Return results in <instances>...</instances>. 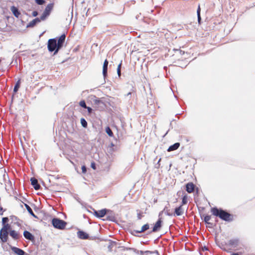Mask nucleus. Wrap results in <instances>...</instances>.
I'll return each instance as SVG.
<instances>
[{"mask_svg":"<svg viewBox=\"0 0 255 255\" xmlns=\"http://www.w3.org/2000/svg\"><path fill=\"white\" fill-rule=\"evenodd\" d=\"M66 36L64 34L57 40L56 38L50 39L48 41L47 48L49 52H54V54L58 53L59 50L63 47L65 42Z\"/></svg>","mask_w":255,"mask_h":255,"instance_id":"nucleus-1","label":"nucleus"},{"mask_svg":"<svg viewBox=\"0 0 255 255\" xmlns=\"http://www.w3.org/2000/svg\"><path fill=\"white\" fill-rule=\"evenodd\" d=\"M211 212L213 215L219 217L224 221L227 222L233 221V215L222 209L213 207L211 208Z\"/></svg>","mask_w":255,"mask_h":255,"instance_id":"nucleus-2","label":"nucleus"},{"mask_svg":"<svg viewBox=\"0 0 255 255\" xmlns=\"http://www.w3.org/2000/svg\"><path fill=\"white\" fill-rule=\"evenodd\" d=\"M52 223L54 228L60 230L65 229L67 225V223L65 221L58 218L53 219Z\"/></svg>","mask_w":255,"mask_h":255,"instance_id":"nucleus-3","label":"nucleus"},{"mask_svg":"<svg viewBox=\"0 0 255 255\" xmlns=\"http://www.w3.org/2000/svg\"><path fill=\"white\" fill-rule=\"evenodd\" d=\"M91 99L93 104L96 108H97L99 110H102L104 109L105 104L100 99L97 98L95 96H92Z\"/></svg>","mask_w":255,"mask_h":255,"instance_id":"nucleus-4","label":"nucleus"},{"mask_svg":"<svg viewBox=\"0 0 255 255\" xmlns=\"http://www.w3.org/2000/svg\"><path fill=\"white\" fill-rule=\"evenodd\" d=\"M8 232L2 229L0 231V239L2 243H5L8 240Z\"/></svg>","mask_w":255,"mask_h":255,"instance_id":"nucleus-5","label":"nucleus"},{"mask_svg":"<svg viewBox=\"0 0 255 255\" xmlns=\"http://www.w3.org/2000/svg\"><path fill=\"white\" fill-rule=\"evenodd\" d=\"M107 211H108V210L106 209L99 211L94 210V215L98 218L104 217L106 215Z\"/></svg>","mask_w":255,"mask_h":255,"instance_id":"nucleus-6","label":"nucleus"},{"mask_svg":"<svg viewBox=\"0 0 255 255\" xmlns=\"http://www.w3.org/2000/svg\"><path fill=\"white\" fill-rule=\"evenodd\" d=\"M9 234L10 236L14 240H17L21 237L19 233L14 230H9Z\"/></svg>","mask_w":255,"mask_h":255,"instance_id":"nucleus-7","label":"nucleus"},{"mask_svg":"<svg viewBox=\"0 0 255 255\" xmlns=\"http://www.w3.org/2000/svg\"><path fill=\"white\" fill-rule=\"evenodd\" d=\"M161 223L162 221L161 219H159L158 220L155 224L152 231L150 232V233L156 232L157 231H159L161 227Z\"/></svg>","mask_w":255,"mask_h":255,"instance_id":"nucleus-8","label":"nucleus"},{"mask_svg":"<svg viewBox=\"0 0 255 255\" xmlns=\"http://www.w3.org/2000/svg\"><path fill=\"white\" fill-rule=\"evenodd\" d=\"M31 184L34 187V188L37 190L40 188V185L38 184L37 180L34 177H32L30 179Z\"/></svg>","mask_w":255,"mask_h":255,"instance_id":"nucleus-9","label":"nucleus"},{"mask_svg":"<svg viewBox=\"0 0 255 255\" xmlns=\"http://www.w3.org/2000/svg\"><path fill=\"white\" fill-rule=\"evenodd\" d=\"M23 236L26 239L30 241H34V236L27 231H24Z\"/></svg>","mask_w":255,"mask_h":255,"instance_id":"nucleus-10","label":"nucleus"},{"mask_svg":"<svg viewBox=\"0 0 255 255\" xmlns=\"http://www.w3.org/2000/svg\"><path fill=\"white\" fill-rule=\"evenodd\" d=\"M12 251L17 255H24L25 252L22 250L15 247H11Z\"/></svg>","mask_w":255,"mask_h":255,"instance_id":"nucleus-11","label":"nucleus"},{"mask_svg":"<svg viewBox=\"0 0 255 255\" xmlns=\"http://www.w3.org/2000/svg\"><path fill=\"white\" fill-rule=\"evenodd\" d=\"M194 188L195 185L192 182L188 183L186 185V190L189 193L193 192L194 190Z\"/></svg>","mask_w":255,"mask_h":255,"instance_id":"nucleus-12","label":"nucleus"},{"mask_svg":"<svg viewBox=\"0 0 255 255\" xmlns=\"http://www.w3.org/2000/svg\"><path fill=\"white\" fill-rule=\"evenodd\" d=\"M108 64H109L108 61L107 59H106L104 62L103 67V75L105 78L107 76Z\"/></svg>","mask_w":255,"mask_h":255,"instance_id":"nucleus-13","label":"nucleus"},{"mask_svg":"<svg viewBox=\"0 0 255 255\" xmlns=\"http://www.w3.org/2000/svg\"><path fill=\"white\" fill-rule=\"evenodd\" d=\"M78 237L81 239H87L89 235L82 231H79L77 232Z\"/></svg>","mask_w":255,"mask_h":255,"instance_id":"nucleus-14","label":"nucleus"},{"mask_svg":"<svg viewBox=\"0 0 255 255\" xmlns=\"http://www.w3.org/2000/svg\"><path fill=\"white\" fill-rule=\"evenodd\" d=\"M40 22V19L39 18H36L31 21L27 25V27H34L37 23Z\"/></svg>","mask_w":255,"mask_h":255,"instance_id":"nucleus-15","label":"nucleus"},{"mask_svg":"<svg viewBox=\"0 0 255 255\" xmlns=\"http://www.w3.org/2000/svg\"><path fill=\"white\" fill-rule=\"evenodd\" d=\"M11 11H12L13 15L17 18H18L20 14V12L19 11L18 8L14 6H12L11 7Z\"/></svg>","mask_w":255,"mask_h":255,"instance_id":"nucleus-16","label":"nucleus"},{"mask_svg":"<svg viewBox=\"0 0 255 255\" xmlns=\"http://www.w3.org/2000/svg\"><path fill=\"white\" fill-rule=\"evenodd\" d=\"M179 146H180V143L179 142H176V143L173 144V145H170L168 147L167 151L170 152V151L175 150L179 148Z\"/></svg>","mask_w":255,"mask_h":255,"instance_id":"nucleus-17","label":"nucleus"},{"mask_svg":"<svg viewBox=\"0 0 255 255\" xmlns=\"http://www.w3.org/2000/svg\"><path fill=\"white\" fill-rule=\"evenodd\" d=\"M53 7V4L49 3L46 6V7L43 12L44 13H45L46 14H47L48 15H49L50 14V13L51 10L52 9Z\"/></svg>","mask_w":255,"mask_h":255,"instance_id":"nucleus-18","label":"nucleus"},{"mask_svg":"<svg viewBox=\"0 0 255 255\" xmlns=\"http://www.w3.org/2000/svg\"><path fill=\"white\" fill-rule=\"evenodd\" d=\"M174 213L176 216L182 215L183 214V210L182 205H180L179 207L176 208Z\"/></svg>","mask_w":255,"mask_h":255,"instance_id":"nucleus-19","label":"nucleus"},{"mask_svg":"<svg viewBox=\"0 0 255 255\" xmlns=\"http://www.w3.org/2000/svg\"><path fill=\"white\" fill-rule=\"evenodd\" d=\"M149 229V225L148 224H146L144 225L142 227L140 230L137 231V230H134V232H135L136 233H141Z\"/></svg>","mask_w":255,"mask_h":255,"instance_id":"nucleus-20","label":"nucleus"},{"mask_svg":"<svg viewBox=\"0 0 255 255\" xmlns=\"http://www.w3.org/2000/svg\"><path fill=\"white\" fill-rule=\"evenodd\" d=\"M9 219L10 220H11L12 222H13V223L14 224H16L18 226L20 225V223H19V222H18L19 219H18V218L16 216H13V215L10 216L9 217Z\"/></svg>","mask_w":255,"mask_h":255,"instance_id":"nucleus-21","label":"nucleus"},{"mask_svg":"<svg viewBox=\"0 0 255 255\" xmlns=\"http://www.w3.org/2000/svg\"><path fill=\"white\" fill-rule=\"evenodd\" d=\"M239 244L238 239H232L229 242V244L233 247H236Z\"/></svg>","mask_w":255,"mask_h":255,"instance_id":"nucleus-22","label":"nucleus"},{"mask_svg":"<svg viewBox=\"0 0 255 255\" xmlns=\"http://www.w3.org/2000/svg\"><path fill=\"white\" fill-rule=\"evenodd\" d=\"M104 220L114 221L115 220V217L113 213H111V214L107 215L106 219H104Z\"/></svg>","mask_w":255,"mask_h":255,"instance_id":"nucleus-23","label":"nucleus"},{"mask_svg":"<svg viewBox=\"0 0 255 255\" xmlns=\"http://www.w3.org/2000/svg\"><path fill=\"white\" fill-rule=\"evenodd\" d=\"M24 206L26 208L27 211L28 213L32 216L36 217V216L35 215L34 213H33L32 209L30 208V207L27 204H24Z\"/></svg>","mask_w":255,"mask_h":255,"instance_id":"nucleus-24","label":"nucleus"},{"mask_svg":"<svg viewBox=\"0 0 255 255\" xmlns=\"http://www.w3.org/2000/svg\"><path fill=\"white\" fill-rule=\"evenodd\" d=\"M20 80H18L15 86H14V89H13V92L14 93H16L17 92V91L18 90V89L20 87Z\"/></svg>","mask_w":255,"mask_h":255,"instance_id":"nucleus-25","label":"nucleus"},{"mask_svg":"<svg viewBox=\"0 0 255 255\" xmlns=\"http://www.w3.org/2000/svg\"><path fill=\"white\" fill-rule=\"evenodd\" d=\"M200 11H201L200 6L199 5L198 7L197 13L198 21L199 24L201 23V17L200 16Z\"/></svg>","mask_w":255,"mask_h":255,"instance_id":"nucleus-26","label":"nucleus"},{"mask_svg":"<svg viewBox=\"0 0 255 255\" xmlns=\"http://www.w3.org/2000/svg\"><path fill=\"white\" fill-rule=\"evenodd\" d=\"M162 212H164V213H165V214L166 215L169 216H172V213H171L169 212V209H168L166 207H165L164 208L163 210L161 212H160V213H159V215H160L161 214V213H162Z\"/></svg>","mask_w":255,"mask_h":255,"instance_id":"nucleus-27","label":"nucleus"},{"mask_svg":"<svg viewBox=\"0 0 255 255\" xmlns=\"http://www.w3.org/2000/svg\"><path fill=\"white\" fill-rule=\"evenodd\" d=\"M106 132L109 135V136L112 137L114 135L113 132L109 127H107L106 128Z\"/></svg>","mask_w":255,"mask_h":255,"instance_id":"nucleus-28","label":"nucleus"},{"mask_svg":"<svg viewBox=\"0 0 255 255\" xmlns=\"http://www.w3.org/2000/svg\"><path fill=\"white\" fill-rule=\"evenodd\" d=\"M2 225H3V227L1 229L6 231H7V232L10 230V226L8 224H4Z\"/></svg>","mask_w":255,"mask_h":255,"instance_id":"nucleus-29","label":"nucleus"},{"mask_svg":"<svg viewBox=\"0 0 255 255\" xmlns=\"http://www.w3.org/2000/svg\"><path fill=\"white\" fill-rule=\"evenodd\" d=\"M204 217V221L205 222L206 224L208 223L209 222V221L210 220L211 217L209 215H203Z\"/></svg>","mask_w":255,"mask_h":255,"instance_id":"nucleus-30","label":"nucleus"},{"mask_svg":"<svg viewBox=\"0 0 255 255\" xmlns=\"http://www.w3.org/2000/svg\"><path fill=\"white\" fill-rule=\"evenodd\" d=\"M81 124L82 126L84 128H87V121H86V120L85 119L82 118L81 119Z\"/></svg>","mask_w":255,"mask_h":255,"instance_id":"nucleus-31","label":"nucleus"},{"mask_svg":"<svg viewBox=\"0 0 255 255\" xmlns=\"http://www.w3.org/2000/svg\"><path fill=\"white\" fill-rule=\"evenodd\" d=\"M187 195H184L183 197H182V206L183 205H185L186 204H187Z\"/></svg>","mask_w":255,"mask_h":255,"instance_id":"nucleus-32","label":"nucleus"},{"mask_svg":"<svg viewBox=\"0 0 255 255\" xmlns=\"http://www.w3.org/2000/svg\"><path fill=\"white\" fill-rule=\"evenodd\" d=\"M122 66V63L119 64L117 68V73L119 77H120L121 75V68Z\"/></svg>","mask_w":255,"mask_h":255,"instance_id":"nucleus-33","label":"nucleus"},{"mask_svg":"<svg viewBox=\"0 0 255 255\" xmlns=\"http://www.w3.org/2000/svg\"><path fill=\"white\" fill-rule=\"evenodd\" d=\"M48 16V15L47 14H46L45 13H44L43 12L42 14L41 15L40 17L39 18V19H40V21L44 20Z\"/></svg>","mask_w":255,"mask_h":255,"instance_id":"nucleus-34","label":"nucleus"},{"mask_svg":"<svg viewBox=\"0 0 255 255\" xmlns=\"http://www.w3.org/2000/svg\"><path fill=\"white\" fill-rule=\"evenodd\" d=\"M79 105L81 107H82V108H84L85 109L86 108H87V106H86V103H85V101H84V100H82V101H81L79 102Z\"/></svg>","mask_w":255,"mask_h":255,"instance_id":"nucleus-35","label":"nucleus"},{"mask_svg":"<svg viewBox=\"0 0 255 255\" xmlns=\"http://www.w3.org/2000/svg\"><path fill=\"white\" fill-rule=\"evenodd\" d=\"M145 253L147 254H156L157 255H160L158 252L157 251H154L153 252L147 251L145 252Z\"/></svg>","mask_w":255,"mask_h":255,"instance_id":"nucleus-36","label":"nucleus"},{"mask_svg":"<svg viewBox=\"0 0 255 255\" xmlns=\"http://www.w3.org/2000/svg\"><path fill=\"white\" fill-rule=\"evenodd\" d=\"M9 221V218L8 217H3L2 219V225L7 224L6 223Z\"/></svg>","mask_w":255,"mask_h":255,"instance_id":"nucleus-37","label":"nucleus"},{"mask_svg":"<svg viewBox=\"0 0 255 255\" xmlns=\"http://www.w3.org/2000/svg\"><path fill=\"white\" fill-rule=\"evenodd\" d=\"M35 2L39 5H42L44 3L45 0H35Z\"/></svg>","mask_w":255,"mask_h":255,"instance_id":"nucleus-38","label":"nucleus"},{"mask_svg":"<svg viewBox=\"0 0 255 255\" xmlns=\"http://www.w3.org/2000/svg\"><path fill=\"white\" fill-rule=\"evenodd\" d=\"M85 109H87L89 115L91 114V113H92V111H93V110L91 108L87 106V108H86Z\"/></svg>","mask_w":255,"mask_h":255,"instance_id":"nucleus-39","label":"nucleus"},{"mask_svg":"<svg viewBox=\"0 0 255 255\" xmlns=\"http://www.w3.org/2000/svg\"><path fill=\"white\" fill-rule=\"evenodd\" d=\"M82 172L83 173H85L87 171V168H86V167L84 165L82 166Z\"/></svg>","mask_w":255,"mask_h":255,"instance_id":"nucleus-40","label":"nucleus"},{"mask_svg":"<svg viewBox=\"0 0 255 255\" xmlns=\"http://www.w3.org/2000/svg\"><path fill=\"white\" fill-rule=\"evenodd\" d=\"M160 161H161V158H160V159L158 160V162H157V164H155V167L156 168H158L159 167V166H160Z\"/></svg>","mask_w":255,"mask_h":255,"instance_id":"nucleus-41","label":"nucleus"},{"mask_svg":"<svg viewBox=\"0 0 255 255\" xmlns=\"http://www.w3.org/2000/svg\"><path fill=\"white\" fill-rule=\"evenodd\" d=\"M5 211V210H3V209L2 208V207H1V206H0V215H3V212Z\"/></svg>","mask_w":255,"mask_h":255,"instance_id":"nucleus-42","label":"nucleus"},{"mask_svg":"<svg viewBox=\"0 0 255 255\" xmlns=\"http://www.w3.org/2000/svg\"><path fill=\"white\" fill-rule=\"evenodd\" d=\"M207 224L208 225V226H207V227L208 228H212L213 226V224L210 222H208V223H207Z\"/></svg>","mask_w":255,"mask_h":255,"instance_id":"nucleus-43","label":"nucleus"},{"mask_svg":"<svg viewBox=\"0 0 255 255\" xmlns=\"http://www.w3.org/2000/svg\"><path fill=\"white\" fill-rule=\"evenodd\" d=\"M32 14L33 16L35 17L38 15V12L37 11H33Z\"/></svg>","mask_w":255,"mask_h":255,"instance_id":"nucleus-44","label":"nucleus"},{"mask_svg":"<svg viewBox=\"0 0 255 255\" xmlns=\"http://www.w3.org/2000/svg\"><path fill=\"white\" fill-rule=\"evenodd\" d=\"M131 95H132V93L131 92H129L126 96L127 97H129V98H130V97L131 96Z\"/></svg>","mask_w":255,"mask_h":255,"instance_id":"nucleus-45","label":"nucleus"},{"mask_svg":"<svg viewBox=\"0 0 255 255\" xmlns=\"http://www.w3.org/2000/svg\"><path fill=\"white\" fill-rule=\"evenodd\" d=\"M91 167L92 168H93L94 169H96V165H95V164L94 163H91Z\"/></svg>","mask_w":255,"mask_h":255,"instance_id":"nucleus-46","label":"nucleus"},{"mask_svg":"<svg viewBox=\"0 0 255 255\" xmlns=\"http://www.w3.org/2000/svg\"><path fill=\"white\" fill-rule=\"evenodd\" d=\"M137 217L138 219H141V217L140 214H138L137 215Z\"/></svg>","mask_w":255,"mask_h":255,"instance_id":"nucleus-47","label":"nucleus"},{"mask_svg":"<svg viewBox=\"0 0 255 255\" xmlns=\"http://www.w3.org/2000/svg\"><path fill=\"white\" fill-rule=\"evenodd\" d=\"M207 250H208V249H207V248H206V247H204L203 248V251Z\"/></svg>","mask_w":255,"mask_h":255,"instance_id":"nucleus-48","label":"nucleus"},{"mask_svg":"<svg viewBox=\"0 0 255 255\" xmlns=\"http://www.w3.org/2000/svg\"><path fill=\"white\" fill-rule=\"evenodd\" d=\"M232 255H239L238 253H233Z\"/></svg>","mask_w":255,"mask_h":255,"instance_id":"nucleus-49","label":"nucleus"},{"mask_svg":"<svg viewBox=\"0 0 255 255\" xmlns=\"http://www.w3.org/2000/svg\"><path fill=\"white\" fill-rule=\"evenodd\" d=\"M138 17H139L138 16H136V19H138Z\"/></svg>","mask_w":255,"mask_h":255,"instance_id":"nucleus-50","label":"nucleus"}]
</instances>
